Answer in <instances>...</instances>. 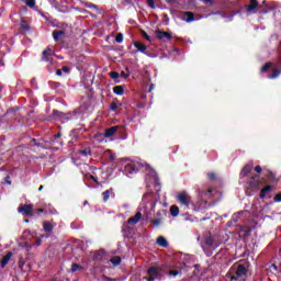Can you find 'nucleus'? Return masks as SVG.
Masks as SVG:
<instances>
[{
    "instance_id": "1",
    "label": "nucleus",
    "mask_w": 281,
    "mask_h": 281,
    "mask_svg": "<svg viewBox=\"0 0 281 281\" xmlns=\"http://www.w3.org/2000/svg\"><path fill=\"white\" fill-rule=\"evenodd\" d=\"M250 267L251 263L247 260H240L234 263L229 269V273H232L231 281H247Z\"/></svg>"
},
{
    "instance_id": "2",
    "label": "nucleus",
    "mask_w": 281,
    "mask_h": 281,
    "mask_svg": "<svg viewBox=\"0 0 281 281\" xmlns=\"http://www.w3.org/2000/svg\"><path fill=\"white\" fill-rule=\"evenodd\" d=\"M139 168H144L145 171L147 172V177H157V170L153 168L150 165L146 162H130L124 166L123 172L124 175H137L139 172Z\"/></svg>"
},
{
    "instance_id": "3",
    "label": "nucleus",
    "mask_w": 281,
    "mask_h": 281,
    "mask_svg": "<svg viewBox=\"0 0 281 281\" xmlns=\"http://www.w3.org/2000/svg\"><path fill=\"white\" fill-rule=\"evenodd\" d=\"M166 268V266H150L149 268H147V277H143V280L146 281H155V280H159L161 281V279L164 278V276L161 274V271H164V269Z\"/></svg>"
},
{
    "instance_id": "4",
    "label": "nucleus",
    "mask_w": 281,
    "mask_h": 281,
    "mask_svg": "<svg viewBox=\"0 0 281 281\" xmlns=\"http://www.w3.org/2000/svg\"><path fill=\"white\" fill-rule=\"evenodd\" d=\"M178 203H180L181 207L184 210H190V203H192V196L188 195V192L182 191L176 196Z\"/></svg>"
},
{
    "instance_id": "5",
    "label": "nucleus",
    "mask_w": 281,
    "mask_h": 281,
    "mask_svg": "<svg viewBox=\"0 0 281 281\" xmlns=\"http://www.w3.org/2000/svg\"><path fill=\"white\" fill-rule=\"evenodd\" d=\"M247 186H248V190H259L261 186H265V180L263 178H256V177H251L248 181H247Z\"/></svg>"
},
{
    "instance_id": "6",
    "label": "nucleus",
    "mask_w": 281,
    "mask_h": 281,
    "mask_svg": "<svg viewBox=\"0 0 281 281\" xmlns=\"http://www.w3.org/2000/svg\"><path fill=\"white\" fill-rule=\"evenodd\" d=\"M220 245L221 244L216 243V239H214L211 233L204 236V247L207 249H218Z\"/></svg>"
},
{
    "instance_id": "7",
    "label": "nucleus",
    "mask_w": 281,
    "mask_h": 281,
    "mask_svg": "<svg viewBox=\"0 0 281 281\" xmlns=\"http://www.w3.org/2000/svg\"><path fill=\"white\" fill-rule=\"evenodd\" d=\"M54 50H52V47H46L43 53H42V57L41 60L42 63H49L50 65H53L54 63Z\"/></svg>"
},
{
    "instance_id": "8",
    "label": "nucleus",
    "mask_w": 281,
    "mask_h": 281,
    "mask_svg": "<svg viewBox=\"0 0 281 281\" xmlns=\"http://www.w3.org/2000/svg\"><path fill=\"white\" fill-rule=\"evenodd\" d=\"M34 205L24 204L18 209V211L25 217L34 216Z\"/></svg>"
},
{
    "instance_id": "9",
    "label": "nucleus",
    "mask_w": 281,
    "mask_h": 281,
    "mask_svg": "<svg viewBox=\"0 0 281 281\" xmlns=\"http://www.w3.org/2000/svg\"><path fill=\"white\" fill-rule=\"evenodd\" d=\"M198 195L202 201H205V202L210 201V199H213L214 196L212 195V189H207V190L199 189Z\"/></svg>"
},
{
    "instance_id": "10",
    "label": "nucleus",
    "mask_w": 281,
    "mask_h": 281,
    "mask_svg": "<svg viewBox=\"0 0 281 281\" xmlns=\"http://www.w3.org/2000/svg\"><path fill=\"white\" fill-rule=\"evenodd\" d=\"M133 232L135 231L133 227H131V224H128V222L123 224L122 234L125 238H131L133 236Z\"/></svg>"
},
{
    "instance_id": "11",
    "label": "nucleus",
    "mask_w": 281,
    "mask_h": 281,
    "mask_svg": "<svg viewBox=\"0 0 281 281\" xmlns=\"http://www.w3.org/2000/svg\"><path fill=\"white\" fill-rule=\"evenodd\" d=\"M251 170H254V161H249L243 167L240 177H248V175H251Z\"/></svg>"
},
{
    "instance_id": "12",
    "label": "nucleus",
    "mask_w": 281,
    "mask_h": 281,
    "mask_svg": "<svg viewBox=\"0 0 281 281\" xmlns=\"http://www.w3.org/2000/svg\"><path fill=\"white\" fill-rule=\"evenodd\" d=\"M53 115L60 117L61 120H66V122L74 120V114H71V113L65 114L58 110H54Z\"/></svg>"
},
{
    "instance_id": "13",
    "label": "nucleus",
    "mask_w": 281,
    "mask_h": 281,
    "mask_svg": "<svg viewBox=\"0 0 281 281\" xmlns=\"http://www.w3.org/2000/svg\"><path fill=\"white\" fill-rule=\"evenodd\" d=\"M156 36L158 41H164V38H166L167 41H172V34L161 30L156 31Z\"/></svg>"
},
{
    "instance_id": "14",
    "label": "nucleus",
    "mask_w": 281,
    "mask_h": 281,
    "mask_svg": "<svg viewBox=\"0 0 281 281\" xmlns=\"http://www.w3.org/2000/svg\"><path fill=\"white\" fill-rule=\"evenodd\" d=\"M142 220V212H137L134 216L127 220V225H137Z\"/></svg>"
},
{
    "instance_id": "15",
    "label": "nucleus",
    "mask_w": 281,
    "mask_h": 281,
    "mask_svg": "<svg viewBox=\"0 0 281 281\" xmlns=\"http://www.w3.org/2000/svg\"><path fill=\"white\" fill-rule=\"evenodd\" d=\"M273 192V186H267L265 188L261 189L260 194H259V199H266L267 194Z\"/></svg>"
},
{
    "instance_id": "16",
    "label": "nucleus",
    "mask_w": 281,
    "mask_h": 281,
    "mask_svg": "<svg viewBox=\"0 0 281 281\" xmlns=\"http://www.w3.org/2000/svg\"><path fill=\"white\" fill-rule=\"evenodd\" d=\"M134 47H136L137 52H140V54H146V50L148 49L146 44L139 41L134 42Z\"/></svg>"
},
{
    "instance_id": "17",
    "label": "nucleus",
    "mask_w": 281,
    "mask_h": 281,
    "mask_svg": "<svg viewBox=\"0 0 281 281\" xmlns=\"http://www.w3.org/2000/svg\"><path fill=\"white\" fill-rule=\"evenodd\" d=\"M119 128H120V126H117V125L106 128L103 134L104 137H113V135H115V133H117Z\"/></svg>"
},
{
    "instance_id": "18",
    "label": "nucleus",
    "mask_w": 281,
    "mask_h": 281,
    "mask_svg": "<svg viewBox=\"0 0 281 281\" xmlns=\"http://www.w3.org/2000/svg\"><path fill=\"white\" fill-rule=\"evenodd\" d=\"M65 31L64 30H55L53 31V38L55 41V43H58V41H60V38H63V36H65Z\"/></svg>"
},
{
    "instance_id": "19",
    "label": "nucleus",
    "mask_w": 281,
    "mask_h": 281,
    "mask_svg": "<svg viewBox=\"0 0 281 281\" xmlns=\"http://www.w3.org/2000/svg\"><path fill=\"white\" fill-rule=\"evenodd\" d=\"M256 8H258V0H250V4L246 5V11L255 14Z\"/></svg>"
},
{
    "instance_id": "20",
    "label": "nucleus",
    "mask_w": 281,
    "mask_h": 281,
    "mask_svg": "<svg viewBox=\"0 0 281 281\" xmlns=\"http://www.w3.org/2000/svg\"><path fill=\"white\" fill-rule=\"evenodd\" d=\"M78 155H81L82 157H86V158L91 157V155H92L91 147H86L83 149H79Z\"/></svg>"
},
{
    "instance_id": "21",
    "label": "nucleus",
    "mask_w": 281,
    "mask_h": 281,
    "mask_svg": "<svg viewBox=\"0 0 281 281\" xmlns=\"http://www.w3.org/2000/svg\"><path fill=\"white\" fill-rule=\"evenodd\" d=\"M156 244L159 246V247H168V240L166 239V237L164 236H159L157 239H156Z\"/></svg>"
},
{
    "instance_id": "22",
    "label": "nucleus",
    "mask_w": 281,
    "mask_h": 281,
    "mask_svg": "<svg viewBox=\"0 0 281 281\" xmlns=\"http://www.w3.org/2000/svg\"><path fill=\"white\" fill-rule=\"evenodd\" d=\"M184 16V21H187V23H192V21H194V13L192 11H186Z\"/></svg>"
},
{
    "instance_id": "23",
    "label": "nucleus",
    "mask_w": 281,
    "mask_h": 281,
    "mask_svg": "<svg viewBox=\"0 0 281 281\" xmlns=\"http://www.w3.org/2000/svg\"><path fill=\"white\" fill-rule=\"evenodd\" d=\"M113 93H115V95H124V86H115Z\"/></svg>"
},
{
    "instance_id": "24",
    "label": "nucleus",
    "mask_w": 281,
    "mask_h": 281,
    "mask_svg": "<svg viewBox=\"0 0 281 281\" xmlns=\"http://www.w3.org/2000/svg\"><path fill=\"white\" fill-rule=\"evenodd\" d=\"M110 262L114 265V267H117L122 265V257L120 256H114L110 259Z\"/></svg>"
},
{
    "instance_id": "25",
    "label": "nucleus",
    "mask_w": 281,
    "mask_h": 281,
    "mask_svg": "<svg viewBox=\"0 0 281 281\" xmlns=\"http://www.w3.org/2000/svg\"><path fill=\"white\" fill-rule=\"evenodd\" d=\"M239 232H241L244 234V237L247 238V236H249V234H251V227H249V226H241L239 228Z\"/></svg>"
},
{
    "instance_id": "26",
    "label": "nucleus",
    "mask_w": 281,
    "mask_h": 281,
    "mask_svg": "<svg viewBox=\"0 0 281 281\" xmlns=\"http://www.w3.org/2000/svg\"><path fill=\"white\" fill-rule=\"evenodd\" d=\"M262 173L265 175V177H276V172L267 167H263Z\"/></svg>"
},
{
    "instance_id": "27",
    "label": "nucleus",
    "mask_w": 281,
    "mask_h": 281,
    "mask_svg": "<svg viewBox=\"0 0 281 281\" xmlns=\"http://www.w3.org/2000/svg\"><path fill=\"white\" fill-rule=\"evenodd\" d=\"M169 212L173 217L179 216V206L171 205Z\"/></svg>"
},
{
    "instance_id": "28",
    "label": "nucleus",
    "mask_w": 281,
    "mask_h": 281,
    "mask_svg": "<svg viewBox=\"0 0 281 281\" xmlns=\"http://www.w3.org/2000/svg\"><path fill=\"white\" fill-rule=\"evenodd\" d=\"M10 258H12V252H8L1 261V267H4L5 265H8V262H10Z\"/></svg>"
},
{
    "instance_id": "29",
    "label": "nucleus",
    "mask_w": 281,
    "mask_h": 281,
    "mask_svg": "<svg viewBox=\"0 0 281 281\" xmlns=\"http://www.w3.org/2000/svg\"><path fill=\"white\" fill-rule=\"evenodd\" d=\"M43 227H44V232H54V225H52V223L49 222H44L43 223Z\"/></svg>"
},
{
    "instance_id": "30",
    "label": "nucleus",
    "mask_w": 281,
    "mask_h": 281,
    "mask_svg": "<svg viewBox=\"0 0 281 281\" xmlns=\"http://www.w3.org/2000/svg\"><path fill=\"white\" fill-rule=\"evenodd\" d=\"M20 27L21 30H23L24 32H30V23H27V21L22 20L20 23Z\"/></svg>"
},
{
    "instance_id": "31",
    "label": "nucleus",
    "mask_w": 281,
    "mask_h": 281,
    "mask_svg": "<svg viewBox=\"0 0 281 281\" xmlns=\"http://www.w3.org/2000/svg\"><path fill=\"white\" fill-rule=\"evenodd\" d=\"M271 67H273V63L271 61L266 63L260 69L261 74H266V71H268Z\"/></svg>"
},
{
    "instance_id": "32",
    "label": "nucleus",
    "mask_w": 281,
    "mask_h": 281,
    "mask_svg": "<svg viewBox=\"0 0 281 281\" xmlns=\"http://www.w3.org/2000/svg\"><path fill=\"white\" fill-rule=\"evenodd\" d=\"M60 137H63V133L58 132L57 134L52 136L49 144H56V140L60 139Z\"/></svg>"
},
{
    "instance_id": "33",
    "label": "nucleus",
    "mask_w": 281,
    "mask_h": 281,
    "mask_svg": "<svg viewBox=\"0 0 281 281\" xmlns=\"http://www.w3.org/2000/svg\"><path fill=\"white\" fill-rule=\"evenodd\" d=\"M113 189L106 190L102 193L103 195V202L106 203V201H109V199H111V192Z\"/></svg>"
},
{
    "instance_id": "34",
    "label": "nucleus",
    "mask_w": 281,
    "mask_h": 281,
    "mask_svg": "<svg viewBox=\"0 0 281 281\" xmlns=\"http://www.w3.org/2000/svg\"><path fill=\"white\" fill-rule=\"evenodd\" d=\"M31 146H37V148H43V143L41 140H37L36 138L31 139Z\"/></svg>"
},
{
    "instance_id": "35",
    "label": "nucleus",
    "mask_w": 281,
    "mask_h": 281,
    "mask_svg": "<svg viewBox=\"0 0 281 281\" xmlns=\"http://www.w3.org/2000/svg\"><path fill=\"white\" fill-rule=\"evenodd\" d=\"M82 270V266L78 265V263H72L71 265V272L76 273V271H80Z\"/></svg>"
},
{
    "instance_id": "36",
    "label": "nucleus",
    "mask_w": 281,
    "mask_h": 281,
    "mask_svg": "<svg viewBox=\"0 0 281 281\" xmlns=\"http://www.w3.org/2000/svg\"><path fill=\"white\" fill-rule=\"evenodd\" d=\"M280 74H281V70H280V69L273 68L270 78H271V79L278 78V76H280Z\"/></svg>"
},
{
    "instance_id": "37",
    "label": "nucleus",
    "mask_w": 281,
    "mask_h": 281,
    "mask_svg": "<svg viewBox=\"0 0 281 281\" xmlns=\"http://www.w3.org/2000/svg\"><path fill=\"white\" fill-rule=\"evenodd\" d=\"M167 214V211L166 210H159L157 213H156V216L160 220L164 218V216H166Z\"/></svg>"
},
{
    "instance_id": "38",
    "label": "nucleus",
    "mask_w": 281,
    "mask_h": 281,
    "mask_svg": "<svg viewBox=\"0 0 281 281\" xmlns=\"http://www.w3.org/2000/svg\"><path fill=\"white\" fill-rule=\"evenodd\" d=\"M27 8H36V0H26Z\"/></svg>"
},
{
    "instance_id": "39",
    "label": "nucleus",
    "mask_w": 281,
    "mask_h": 281,
    "mask_svg": "<svg viewBox=\"0 0 281 281\" xmlns=\"http://www.w3.org/2000/svg\"><path fill=\"white\" fill-rule=\"evenodd\" d=\"M115 41H116L117 43H124V34L117 33V34H116V37H115Z\"/></svg>"
},
{
    "instance_id": "40",
    "label": "nucleus",
    "mask_w": 281,
    "mask_h": 281,
    "mask_svg": "<svg viewBox=\"0 0 281 281\" xmlns=\"http://www.w3.org/2000/svg\"><path fill=\"white\" fill-rule=\"evenodd\" d=\"M110 78H112V80H117V78H120V72L111 71L110 72Z\"/></svg>"
},
{
    "instance_id": "41",
    "label": "nucleus",
    "mask_w": 281,
    "mask_h": 281,
    "mask_svg": "<svg viewBox=\"0 0 281 281\" xmlns=\"http://www.w3.org/2000/svg\"><path fill=\"white\" fill-rule=\"evenodd\" d=\"M140 35L143 36V38H145V41H150V35L146 33V31L142 30Z\"/></svg>"
},
{
    "instance_id": "42",
    "label": "nucleus",
    "mask_w": 281,
    "mask_h": 281,
    "mask_svg": "<svg viewBox=\"0 0 281 281\" xmlns=\"http://www.w3.org/2000/svg\"><path fill=\"white\" fill-rule=\"evenodd\" d=\"M151 223H153V225H155V227H159V225L161 224V218L158 217L156 220H153Z\"/></svg>"
},
{
    "instance_id": "43",
    "label": "nucleus",
    "mask_w": 281,
    "mask_h": 281,
    "mask_svg": "<svg viewBox=\"0 0 281 281\" xmlns=\"http://www.w3.org/2000/svg\"><path fill=\"white\" fill-rule=\"evenodd\" d=\"M146 3L149 8H151V10H155V0H146Z\"/></svg>"
},
{
    "instance_id": "44",
    "label": "nucleus",
    "mask_w": 281,
    "mask_h": 281,
    "mask_svg": "<svg viewBox=\"0 0 281 281\" xmlns=\"http://www.w3.org/2000/svg\"><path fill=\"white\" fill-rule=\"evenodd\" d=\"M86 7L89 8V10H98V5L93 3H87Z\"/></svg>"
},
{
    "instance_id": "45",
    "label": "nucleus",
    "mask_w": 281,
    "mask_h": 281,
    "mask_svg": "<svg viewBox=\"0 0 281 281\" xmlns=\"http://www.w3.org/2000/svg\"><path fill=\"white\" fill-rule=\"evenodd\" d=\"M262 170H263V168L260 166L255 167V172H257V175H262Z\"/></svg>"
},
{
    "instance_id": "46",
    "label": "nucleus",
    "mask_w": 281,
    "mask_h": 281,
    "mask_svg": "<svg viewBox=\"0 0 281 281\" xmlns=\"http://www.w3.org/2000/svg\"><path fill=\"white\" fill-rule=\"evenodd\" d=\"M110 110H111V111H117V103L112 102V103L110 104Z\"/></svg>"
},
{
    "instance_id": "47",
    "label": "nucleus",
    "mask_w": 281,
    "mask_h": 281,
    "mask_svg": "<svg viewBox=\"0 0 281 281\" xmlns=\"http://www.w3.org/2000/svg\"><path fill=\"white\" fill-rule=\"evenodd\" d=\"M274 201H276V203H281V193H277L274 195Z\"/></svg>"
},
{
    "instance_id": "48",
    "label": "nucleus",
    "mask_w": 281,
    "mask_h": 281,
    "mask_svg": "<svg viewBox=\"0 0 281 281\" xmlns=\"http://www.w3.org/2000/svg\"><path fill=\"white\" fill-rule=\"evenodd\" d=\"M35 245H36L37 247H41V245H43V239H42L41 237L36 238V239H35Z\"/></svg>"
},
{
    "instance_id": "49",
    "label": "nucleus",
    "mask_w": 281,
    "mask_h": 281,
    "mask_svg": "<svg viewBox=\"0 0 281 281\" xmlns=\"http://www.w3.org/2000/svg\"><path fill=\"white\" fill-rule=\"evenodd\" d=\"M168 276H173V277L179 276V271L178 270H170L168 272Z\"/></svg>"
},
{
    "instance_id": "50",
    "label": "nucleus",
    "mask_w": 281,
    "mask_h": 281,
    "mask_svg": "<svg viewBox=\"0 0 281 281\" xmlns=\"http://www.w3.org/2000/svg\"><path fill=\"white\" fill-rule=\"evenodd\" d=\"M61 71H64V74H69V71H71V68L67 67V66H64L61 68Z\"/></svg>"
},
{
    "instance_id": "51",
    "label": "nucleus",
    "mask_w": 281,
    "mask_h": 281,
    "mask_svg": "<svg viewBox=\"0 0 281 281\" xmlns=\"http://www.w3.org/2000/svg\"><path fill=\"white\" fill-rule=\"evenodd\" d=\"M119 76H121V78H124L126 80V78H128L130 75L126 74L125 71H121Z\"/></svg>"
},
{
    "instance_id": "52",
    "label": "nucleus",
    "mask_w": 281,
    "mask_h": 281,
    "mask_svg": "<svg viewBox=\"0 0 281 281\" xmlns=\"http://www.w3.org/2000/svg\"><path fill=\"white\" fill-rule=\"evenodd\" d=\"M238 221V215H233L231 218V223H236Z\"/></svg>"
},
{
    "instance_id": "53",
    "label": "nucleus",
    "mask_w": 281,
    "mask_h": 281,
    "mask_svg": "<svg viewBox=\"0 0 281 281\" xmlns=\"http://www.w3.org/2000/svg\"><path fill=\"white\" fill-rule=\"evenodd\" d=\"M200 1H202V3L212 5V3H213L214 0H200Z\"/></svg>"
},
{
    "instance_id": "54",
    "label": "nucleus",
    "mask_w": 281,
    "mask_h": 281,
    "mask_svg": "<svg viewBox=\"0 0 281 281\" xmlns=\"http://www.w3.org/2000/svg\"><path fill=\"white\" fill-rule=\"evenodd\" d=\"M43 213L47 214V212L44 209L36 210V214H43Z\"/></svg>"
},
{
    "instance_id": "55",
    "label": "nucleus",
    "mask_w": 281,
    "mask_h": 281,
    "mask_svg": "<svg viewBox=\"0 0 281 281\" xmlns=\"http://www.w3.org/2000/svg\"><path fill=\"white\" fill-rule=\"evenodd\" d=\"M218 173L211 171L206 175V177H217Z\"/></svg>"
},
{
    "instance_id": "56",
    "label": "nucleus",
    "mask_w": 281,
    "mask_h": 281,
    "mask_svg": "<svg viewBox=\"0 0 281 281\" xmlns=\"http://www.w3.org/2000/svg\"><path fill=\"white\" fill-rule=\"evenodd\" d=\"M103 280H105V281H115V279L106 277V276H103Z\"/></svg>"
},
{
    "instance_id": "57",
    "label": "nucleus",
    "mask_w": 281,
    "mask_h": 281,
    "mask_svg": "<svg viewBox=\"0 0 281 281\" xmlns=\"http://www.w3.org/2000/svg\"><path fill=\"white\" fill-rule=\"evenodd\" d=\"M125 5H133V0H124Z\"/></svg>"
},
{
    "instance_id": "58",
    "label": "nucleus",
    "mask_w": 281,
    "mask_h": 281,
    "mask_svg": "<svg viewBox=\"0 0 281 281\" xmlns=\"http://www.w3.org/2000/svg\"><path fill=\"white\" fill-rule=\"evenodd\" d=\"M90 179H92V181H94V183H97V186H100V182L98 181L97 177H91Z\"/></svg>"
},
{
    "instance_id": "59",
    "label": "nucleus",
    "mask_w": 281,
    "mask_h": 281,
    "mask_svg": "<svg viewBox=\"0 0 281 281\" xmlns=\"http://www.w3.org/2000/svg\"><path fill=\"white\" fill-rule=\"evenodd\" d=\"M56 76H63V69H57L56 70Z\"/></svg>"
},
{
    "instance_id": "60",
    "label": "nucleus",
    "mask_w": 281,
    "mask_h": 281,
    "mask_svg": "<svg viewBox=\"0 0 281 281\" xmlns=\"http://www.w3.org/2000/svg\"><path fill=\"white\" fill-rule=\"evenodd\" d=\"M271 268L274 269V271H278V266L276 263H272Z\"/></svg>"
},
{
    "instance_id": "61",
    "label": "nucleus",
    "mask_w": 281,
    "mask_h": 281,
    "mask_svg": "<svg viewBox=\"0 0 281 281\" xmlns=\"http://www.w3.org/2000/svg\"><path fill=\"white\" fill-rule=\"evenodd\" d=\"M168 3H179V0H169Z\"/></svg>"
},
{
    "instance_id": "62",
    "label": "nucleus",
    "mask_w": 281,
    "mask_h": 281,
    "mask_svg": "<svg viewBox=\"0 0 281 281\" xmlns=\"http://www.w3.org/2000/svg\"><path fill=\"white\" fill-rule=\"evenodd\" d=\"M8 179H10V178H5L4 179V183H8L10 186L12 182L10 180H8Z\"/></svg>"
},
{
    "instance_id": "63",
    "label": "nucleus",
    "mask_w": 281,
    "mask_h": 281,
    "mask_svg": "<svg viewBox=\"0 0 281 281\" xmlns=\"http://www.w3.org/2000/svg\"><path fill=\"white\" fill-rule=\"evenodd\" d=\"M94 258H100V251H97L95 254H94Z\"/></svg>"
},
{
    "instance_id": "64",
    "label": "nucleus",
    "mask_w": 281,
    "mask_h": 281,
    "mask_svg": "<svg viewBox=\"0 0 281 281\" xmlns=\"http://www.w3.org/2000/svg\"><path fill=\"white\" fill-rule=\"evenodd\" d=\"M55 89H57V87H60V83L58 82H54V86H53Z\"/></svg>"
}]
</instances>
